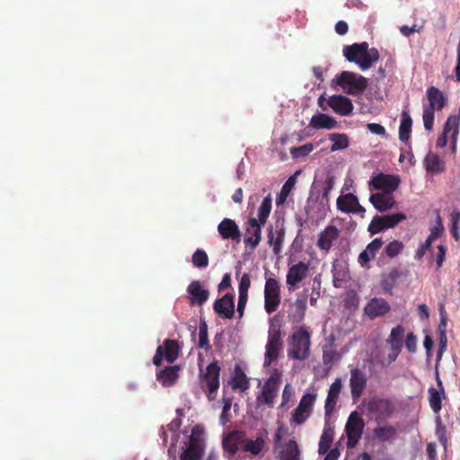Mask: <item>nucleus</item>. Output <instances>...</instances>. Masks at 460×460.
Returning <instances> with one entry per match:
<instances>
[{
  "mask_svg": "<svg viewBox=\"0 0 460 460\" xmlns=\"http://www.w3.org/2000/svg\"><path fill=\"white\" fill-rule=\"evenodd\" d=\"M342 53L348 61L357 64L363 71L372 67L380 58L378 50L376 48L369 49L366 41L346 45Z\"/></svg>",
  "mask_w": 460,
  "mask_h": 460,
  "instance_id": "nucleus-1",
  "label": "nucleus"
},
{
  "mask_svg": "<svg viewBox=\"0 0 460 460\" xmlns=\"http://www.w3.org/2000/svg\"><path fill=\"white\" fill-rule=\"evenodd\" d=\"M288 356L293 359L305 360L310 355L311 333L305 325L300 326L288 340Z\"/></svg>",
  "mask_w": 460,
  "mask_h": 460,
  "instance_id": "nucleus-2",
  "label": "nucleus"
},
{
  "mask_svg": "<svg viewBox=\"0 0 460 460\" xmlns=\"http://www.w3.org/2000/svg\"><path fill=\"white\" fill-rule=\"evenodd\" d=\"M221 367L217 360L209 363L203 370L199 367V387L209 402L216 400L220 386Z\"/></svg>",
  "mask_w": 460,
  "mask_h": 460,
  "instance_id": "nucleus-3",
  "label": "nucleus"
},
{
  "mask_svg": "<svg viewBox=\"0 0 460 460\" xmlns=\"http://www.w3.org/2000/svg\"><path fill=\"white\" fill-rule=\"evenodd\" d=\"M429 105L423 107L422 119L426 130L433 128L435 111H441L446 103L447 98L442 91L435 86H429L426 92Z\"/></svg>",
  "mask_w": 460,
  "mask_h": 460,
  "instance_id": "nucleus-4",
  "label": "nucleus"
},
{
  "mask_svg": "<svg viewBox=\"0 0 460 460\" xmlns=\"http://www.w3.org/2000/svg\"><path fill=\"white\" fill-rule=\"evenodd\" d=\"M336 84L349 95H358L368 86L366 77L350 71H343L337 75Z\"/></svg>",
  "mask_w": 460,
  "mask_h": 460,
  "instance_id": "nucleus-5",
  "label": "nucleus"
},
{
  "mask_svg": "<svg viewBox=\"0 0 460 460\" xmlns=\"http://www.w3.org/2000/svg\"><path fill=\"white\" fill-rule=\"evenodd\" d=\"M281 375L274 370L262 385L261 392L257 395L258 406L267 405L270 408L274 406L275 398L278 396Z\"/></svg>",
  "mask_w": 460,
  "mask_h": 460,
  "instance_id": "nucleus-6",
  "label": "nucleus"
},
{
  "mask_svg": "<svg viewBox=\"0 0 460 460\" xmlns=\"http://www.w3.org/2000/svg\"><path fill=\"white\" fill-rule=\"evenodd\" d=\"M367 409L375 417L377 424L385 422L395 411L394 405L390 399L378 397L370 399Z\"/></svg>",
  "mask_w": 460,
  "mask_h": 460,
  "instance_id": "nucleus-7",
  "label": "nucleus"
},
{
  "mask_svg": "<svg viewBox=\"0 0 460 460\" xmlns=\"http://www.w3.org/2000/svg\"><path fill=\"white\" fill-rule=\"evenodd\" d=\"M181 349L177 341L165 339L163 345H159L156 348L155 354L153 358L154 365L160 367L164 359L172 364L179 358Z\"/></svg>",
  "mask_w": 460,
  "mask_h": 460,
  "instance_id": "nucleus-8",
  "label": "nucleus"
},
{
  "mask_svg": "<svg viewBox=\"0 0 460 460\" xmlns=\"http://www.w3.org/2000/svg\"><path fill=\"white\" fill-rule=\"evenodd\" d=\"M365 421L358 411H352L345 425V432L348 438L347 447L353 448L362 437Z\"/></svg>",
  "mask_w": 460,
  "mask_h": 460,
  "instance_id": "nucleus-9",
  "label": "nucleus"
},
{
  "mask_svg": "<svg viewBox=\"0 0 460 460\" xmlns=\"http://www.w3.org/2000/svg\"><path fill=\"white\" fill-rule=\"evenodd\" d=\"M280 285L274 278L266 279L264 287V309L270 314L277 311L280 305Z\"/></svg>",
  "mask_w": 460,
  "mask_h": 460,
  "instance_id": "nucleus-10",
  "label": "nucleus"
},
{
  "mask_svg": "<svg viewBox=\"0 0 460 460\" xmlns=\"http://www.w3.org/2000/svg\"><path fill=\"white\" fill-rule=\"evenodd\" d=\"M406 218V215L402 212L385 216H375L368 225L367 231L371 234H376L385 229L394 228Z\"/></svg>",
  "mask_w": 460,
  "mask_h": 460,
  "instance_id": "nucleus-11",
  "label": "nucleus"
},
{
  "mask_svg": "<svg viewBox=\"0 0 460 460\" xmlns=\"http://www.w3.org/2000/svg\"><path fill=\"white\" fill-rule=\"evenodd\" d=\"M203 454L204 440L198 432V428H194L190 436L187 447L180 456V460H199Z\"/></svg>",
  "mask_w": 460,
  "mask_h": 460,
  "instance_id": "nucleus-12",
  "label": "nucleus"
},
{
  "mask_svg": "<svg viewBox=\"0 0 460 460\" xmlns=\"http://www.w3.org/2000/svg\"><path fill=\"white\" fill-rule=\"evenodd\" d=\"M405 336V328L398 324L391 330L390 335L386 339V344L390 346V352L387 356L388 364L394 362L400 355Z\"/></svg>",
  "mask_w": 460,
  "mask_h": 460,
  "instance_id": "nucleus-13",
  "label": "nucleus"
},
{
  "mask_svg": "<svg viewBox=\"0 0 460 460\" xmlns=\"http://www.w3.org/2000/svg\"><path fill=\"white\" fill-rule=\"evenodd\" d=\"M401 182L399 176L380 172L373 176L369 181V188L383 190L385 193H393L397 190Z\"/></svg>",
  "mask_w": 460,
  "mask_h": 460,
  "instance_id": "nucleus-14",
  "label": "nucleus"
},
{
  "mask_svg": "<svg viewBox=\"0 0 460 460\" xmlns=\"http://www.w3.org/2000/svg\"><path fill=\"white\" fill-rule=\"evenodd\" d=\"M316 399V394H305L302 396L297 407L292 415V421L301 425L306 421L311 415L313 406Z\"/></svg>",
  "mask_w": 460,
  "mask_h": 460,
  "instance_id": "nucleus-15",
  "label": "nucleus"
},
{
  "mask_svg": "<svg viewBox=\"0 0 460 460\" xmlns=\"http://www.w3.org/2000/svg\"><path fill=\"white\" fill-rule=\"evenodd\" d=\"M367 384V375L359 368L350 370L349 387L353 402H358L362 396Z\"/></svg>",
  "mask_w": 460,
  "mask_h": 460,
  "instance_id": "nucleus-16",
  "label": "nucleus"
},
{
  "mask_svg": "<svg viewBox=\"0 0 460 460\" xmlns=\"http://www.w3.org/2000/svg\"><path fill=\"white\" fill-rule=\"evenodd\" d=\"M309 265L303 261H299L298 263L292 265L289 267L286 282L288 287V290L292 291L297 288L298 283L303 281L308 274Z\"/></svg>",
  "mask_w": 460,
  "mask_h": 460,
  "instance_id": "nucleus-17",
  "label": "nucleus"
},
{
  "mask_svg": "<svg viewBox=\"0 0 460 460\" xmlns=\"http://www.w3.org/2000/svg\"><path fill=\"white\" fill-rule=\"evenodd\" d=\"M257 218L250 217L247 221L245 236L243 242L252 251H253L261 241V226Z\"/></svg>",
  "mask_w": 460,
  "mask_h": 460,
  "instance_id": "nucleus-18",
  "label": "nucleus"
},
{
  "mask_svg": "<svg viewBox=\"0 0 460 460\" xmlns=\"http://www.w3.org/2000/svg\"><path fill=\"white\" fill-rule=\"evenodd\" d=\"M244 432L234 430L228 433L222 441L223 449L228 454L227 457L231 459L239 449L243 450Z\"/></svg>",
  "mask_w": 460,
  "mask_h": 460,
  "instance_id": "nucleus-19",
  "label": "nucleus"
},
{
  "mask_svg": "<svg viewBox=\"0 0 460 460\" xmlns=\"http://www.w3.org/2000/svg\"><path fill=\"white\" fill-rule=\"evenodd\" d=\"M337 208L344 213H365L366 209L359 204L358 198L352 194H343L337 199Z\"/></svg>",
  "mask_w": 460,
  "mask_h": 460,
  "instance_id": "nucleus-20",
  "label": "nucleus"
},
{
  "mask_svg": "<svg viewBox=\"0 0 460 460\" xmlns=\"http://www.w3.org/2000/svg\"><path fill=\"white\" fill-rule=\"evenodd\" d=\"M326 102L335 113L341 116L349 115L354 108L350 99L340 94L332 95Z\"/></svg>",
  "mask_w": 460,
  "mask_h": 460,
  "instance_id": "nucleus-21",
  "label": "nucleus"
},
{
  "mask_svg": "<svg viewBox=\"0 0 460 460\" xmlns=\"http://www.w3.org/2000/svg\"><path fill=\"white\" fill-rule=\"evenodd\" d=\"M274 451L279 460H301V450L294 438L284 443L282 447H276Z\"/></svg>",
  "mask_w": 460,
  "mask_h": 460,
  "instance_id": "nucleus-22",
  "label": "nucleus"
},
{
  "mask_svg": "<svg viewBox=\"0 0 460 460\" xmlns=\"http://www.w3.org/2000/svg\"><path fill=\"white\" fill-rule=\"evenodd\" d=\"M390 309L391 306L385 299L374 297L366 305L364 312L370 319H375L385 315Z\"/></svg>",
  "mask_w": 460,
  "mask_h": 460,
  "instance_id": "nucleus-23",
  "label": "nucleus"
},
{
  "mask_svg": "<svg viewBox=\"0 0 460 460\" xmlns=\"http://www.w3.org/2000/svg\"><path fill=\"white\" fill-rule=\"evenodd\" d=\"M217 231L224 240L232 239L236 243H240L241 241V232L239 226L233 219H223L217 226Z\"/></svg>",
  "mask_w": 460,
  "mask_h": 460,
  "instance_id": "nucleus-24",
  "label": "nucleus"
},
{
  "mask_svg": "<svg viewBox=\"0 0 460 460\" xmlns=\"http://www.w3.org/2000/svg\"><path fill=\"white\" fill-rule=\"evenodd\" d=\"M423 165L428 174H441L446 172V161L434 152H429L424 160Z\"/></svg>",
  "mask_w": 460,
  "mask_h": 460,
  "instance_id": "nucleus-25",
  "label": "nucleus"
},
{
  "mask_svg": "<svg viewBox=\"0 0 460 460\" xmlns=\"http://www.w3.org/2000/svg\"><path fill=\"white\" fill-rule=\"evenodd\" d=\"M342 388V380L341 377L335 379L331 385L327 398L325 400L324 413L325 417H330L335 410L341 391Z\"/></svg>",
  "mask_w": 460,
  "mask_h": 460,
  "instance_id": "nucleus-26",
  "label": "nucleus"
},
{
  "mask_svg": "<svg viewBox=\"0 0 460 460\" xmlns=\"http://www.w3.org/2000/svg\"><path fill=\"white\" fill-rule=\"evenodd\" d=\"M190 303L192 305H202L209 297V291L201 287L199 280H194L187 288Z\"/></svg>",
  "mask_w": 460,
  "mask_h": 460,
  "instance_id": "nucleus-27",
  "label": "nucleus"
},
{
  "mask_svg": "<svg viewBox=\"0 0 460 460\" xmlns=\"http://www.w3.org/2000/svg\"><path fill=\"white\" fill-rule=\"evenodd\" d=\"M214 310L218 315L231 319L234 314V296L227 293L220 299H217L214 303Z\"/></svg>",
  "mask_w": 460,
  "mask_h": 460,
  "instance_id": "nucleus-28",
  "label": "nucleus"
},
{
  "mask_svg": "<svg viewBox=\"0 0 460 460\" xmlns=\"http://www.w3.org/2000/svg\"><path fill=\"white\" fill-rule=\"evenodd\" d=\"M369 201L379 212H385L393 208L396 202L393 193L376 192L371 194Z\"/></svg>",
  "mask_w": 460,
  "mask_h": 460,
  "instance_id": "nucleus-29",
  "label": "nucleus"
},
{
  "mask_svg": "<svg viewBox=\"0 0 460 460\" xmlns=\"http://www.w3.org/2000/svg\"><path fill=\"white\" fill-rule=\"evenodd\" d=\"M340 235V230L334 226H328L323 231L319 234L317 240V246L325 252H328L333 241L337 240Z\"/></svg>",
  "mask_w": 460,
  "mask_h": 460,
  "instance_id": "nucleus-30",
  "label": "nucleus"
},
{
  "mask_svg": "<svg viewBox=\"0 0 460 460\" xmlns=\"http://www.w3.org/2000/svg\"><path fill=\"white\" fill-rule=\"evenodd\" d=\"M180 366H171L160 370L156 374V378L164 387L174 385L179 379Z\"/></svg>",
  "mask_w": 460,
  "mask_h": 460,
  "instance_id": "nucleus-31",
  "label": "nucleus"
},
{
  "mask_svg": "<svg viewBox=\"0 0 460 460\" xmlns=\"http://www.w3.org/2000/svg\"><path fill=\"white\" fill-rule=\"evenodd\" d=\"M268 244L273 248L274 254L278 255L282 249V244L285 238L284 227L276 226L274 229L272 226L268 228Z\"/></svg>",
  "mask_w": 460,
  "mask_h": 460,
  "instance_id": "nucleus-32",
  "label": "nucleus"
},
{
  "mask_svg": "<svg viewBox=\"0 0 460 460\" xmlns=\"http://www.w3.org/2000/svg\"><path fill=\"white\" fill-rule=\"evenodd\" d=\"M438 385L439 386V390H437L434 387H429L428 390L429 406L436 414H438L442 409V398H446L445 389L438 377Z\"/></svg>",
  "mask_w": 460,
  "mask_h": 460,
  "instance_id": "nucleus-33",
  "label": "nucleus"
},
{
  "mask_svg": "<svg viewBox=\"0 0 460 460\" xmlns=\"http://www.w3.org/2000/svg\"><path fill=\"white\" fill-rule=\"evenodd\" d=\"M307 296H297L295 303L292 305L291 311L289 313V318L293 323H300L304 320L305 310L307 307Z\"/></svg>",
  "mask_w": 460,
  "mask_h": 460,
  "instance_id": "nucleus-34",
  "label": "nucleus"
},
{
  "mask_svg": "<svg viewBox=\"0 0 460 460\" xmlns=\"http://www.w3.org/2000/svg\"><path fill=\"white\" fill-rule=\"evenodd\" d=\"M229 384L233 390L239 389L242 392L248 390L250 387L249 378L239 366H235L234 376Z\"/></svg>",
  "mask_w": 460,
  "mask_h": 460,
  "instance_id": "nucleus-35",
  "label": "nucleus"
},
{
  "mask_svg": "<svg viewBox=\"0 0 460 460\" xmlns=\"http://www.w3.org/2000/svg\"><path fill=\"white\" fill-rule=\"evenodd\" d=\"M337 121L333 118L327 114L319 113L312 117L309 127L316 129H332L337 127Z\"/></svg>",
  "mask_w": 460,
  "mask_h": 460,
  "instance_id": "nucleus-36",
  "label": "nucleus"
},
{
  "mask_svg": "<svg viewBox=\"0 0 460 460\" xmlns=\"http://www.w3.org/2000/svg\"><path fill=\"white\" fill-rule=\"evenodd\" d=\"M412 119L407 111H402L399 128V139L407 143L411 137Z\"/></svg>",
  "mask_w": 460,
  "mask_h": 460,
  "instance_id": "nucleus-37",
  "label": "nucleus"
},
{
  "mask_svg": "<svg viewBox=\"0 0 460 460\" xmlns=\"http://www.w3.org/2000/svg\"><path fill=\"white\" fill-rule=\"evenodd\" d=\"M265 445V440L262 437H258L255 440L248 439L244 434L243 451L250 453L253 456H258L262 451Z\"/></svg>",
  "mask_w": 460,
  "mask_h": 460,
  "instance_id": "nucleus-38",
  "label": "nucleus"
},
{
  "mask_svg": "<svg viewBox=\"0 0 460 460\" xmlns=\"http://www.w3.org/2000/svg\"><path fill=\"white\" fill-rule=\"evenodd\" d=\"M334 431L330 425H325L319 441L318 453L320 455L326 454L332 446Z\"/></svg>",
  "mask_w": 460,
  "mask_h": 460,
  "instance_id": "nucleus-39",
  "label": "nucleus"
},
{
  "mask_svg": "<svg viewBox=\"0 0 460 460\" xmlns=\"http://www.w3.org/2000/svg\"><path fill=\"white\" fill-rule=\"evenodd\" d=\"M281 327L282 325L278 316L271 318L268 332V341L283 344L281 338Z\"/></svg>",
  "mask_w": 460,
  "mask_h": 460,
  "instance_id": "nucleus-40",
  "label": "nucleus"
},
{
  "mask_svg": "<svg viewBox=\"0 0 460 460\" xmlns=\"http://www.w3.org/2000/svg\"><path fill=\"white\" fill-rule=\"evenodd\" d=\"M282 345L281 343H276L271 341H267L264 366H270L271 363L279 358Z\"/></svg>",
  "mask_w": 460,
  "mask_h": 460,
  "instance_id": "nucleus-41",
  "label": "nucleus"
},
{
  "mask_svg": "<svg viewBox=\"0 0 460 460\" xmlns=\"http://www.w3.org/2000/svg\"><path fill=\"white\" fill-rule=\"evenodd\" d=\"M396 429L391 425L377 427L374 429L375 436L382 442L394 439L396 436Z\"/></svg>",
  "mask_w": 460,
  "mask_h": 460,
  "instance_id": "nucleus-42",
  "label": "nucleus"
},
{
  "mask_svg": "<svg viewBox=\"0 0 460 460\" xmlns=\"http://www.w3.org/2000/svg\"><path fill=\"white\" fill-rule=\"evenodd\" d=\"M460 118L456 115H451L447 118L443 132L445 135H448L449 137H455L459 133Z\"/></svg>",
  "mask_w": 460,
  "mask_h": 460,
  "instance_id": "nucleus-43",
  "label": "nucleus"
},
{
  "mask_svg": "<svg viewBox=\"0 0 460 460\" xmlns=\"http://www.w3.org/2000/svg\"><path fill=\"white\" fill-rule=\"evenodd\" d=\"M329 139L332 142L331 151L342 150L349 146V137L346 134L332 133L329 135Z\"/></svg>",
  "mask_w": 460,
  "mask_h": 460,
  "instance_id": "nucleus-44",
  "label": "nucleus"
},
{
  "mask_svg": "<svg viewBox=\"0 0 460 460\" xmlns=\"http://www.w3.org/2000/svg\"><path fill=\"white\" fill-rule=\"evenodd\" d=\"M323 350V363L328 368L332 367V364L335 361L341 359V356L336 349V348H326L324 346L322 347Z\"/></svg>",
  "mask_w": 460,
  "mask_h": 460,
  "instance_id": "nucleus-45",
  "label": "nucleus"
},
{
  "mask_svg": "<svg viewBox=\"0 0 460 460\" xmlns=\"http://www.w3.org/2000/svg\"><path fill=\"white\" fill-rule=\"evenodd\" d=\"M272 199L270 195L265 197L258 208V222L264 225L271 211Z\"/></svg>",
  "mask_w": 460,
  "mask_h": 460,
  "instance_id": "nucleus-46",
  "label": "nucleus"
},
{
  "mask_svg": "<svg viewBox=\"0 0 460 460\" xmlns=\"http://www.w3.org/2000/svg\"><path fill=\"white\" fill-rule=\"evenodd\" d=\"M401 274L397 270H392L387 277L382 280V288L385 293L392 294L394 283Z\"/></svg>",
  "mask_w": 460,
  "mask_h": 460,
  "instance_id": "nucleus-47",
  "label": "nucleus"
},
{
  "mask_svg": "<svg viewBox=\"0 0 460 460\" xmlns=\"http://www.w3.org/2000/svg\"><path fill=\"white\" fill-rule=\"evenodd\" d=\"M191 261L197 268H206L208 265V256L205 251L198 249L193 253Z\"/></svg>",
  "mask_w": 460,
  "mask_h": 460,
  "instance_id": "nucleus-48",
  "label": "nucleus"
},
{
  "mask_svg": "<svg viewBox=\"0 0 460 460\" xmlns=\"http://www.w3.org/2000/svg\"><path fill=\"white\" fill-rule=\"evenodd\" d=\"M296 183V175L290 176L288 181L284 183L281 188L280 194L278 197L277 203L282 204L285 202L287 197L288 196L291 189Z\"/></svg>",
  "mask_w": 460,
  "mask_h": 460,
  "instance_id": "nucleus-49",
  "label": "nucleus"
},
{
  "mask_svg": "<svg viewBox=\"0 0 460 460\" xmlns=\"http://www.w3.org/2000/svg\"><path fill=\"white\" fill-rule=\"evenodd\" d=\"M198 347L200 349H210L208 335V325L205 322L201 323L199 327V344Z\"/></svg>",
  "mask_w": 460,
  "mask_h": 460,
  "instance_id": "nucleus-50",
  "label": "nucleus"
},
{
  "mask_svg": "<svg viewBox=\"0 0 460 460\" xmlns=\"http://www.w3.org/2000/svg\"><path fill=\"white\" fill-rule=\"evenodd\" d=\"M403 243L398 240L390 242L385 248V252L389 258H394L402 252Z\"/></svg>",
  "mask_w": 460,
  "mask_h": 460,
  "instance_id": "nucleus-51",
  "label": "nucleus"
},
{
  "mask_svg": "<svg viewBox=\"0 0 460 460\" xmlns=\"http://www.w3.org/2000/svg\"><path fill=\"white\" fill-rule=\"evenodd\" d=\"M314 150V146L311 143H307L305 145L292 147L290 149V154L294 158H298L302 156L308 155Z\"/></svg>",
  "mask_w": 460,
  "mask_h": 460,
  "instance_id": "nucleus-52",
  "label": "nucleus"
},
{
  "mask_svg": "<svg viewBox=\"0 0 460 460\" xmlns=\"http://www.w3.org/2000/svg\"><path fill=\"white\" fill-rule=\"evenodd\" d=\"M288 428L283 423L279 424L273 436L274 449H276L278 447L283 446L284 443H282V438L285 435L288 434Z\"/></svg>",
  "mask_w": 460,
  "mask_h": 460,
  "instance_id": "nucleus-53",
  "label": "nucleus"
},
{
  "mask_svg": "<svg viewBox=\"0 0 460 460\" xmlns=\"http://www.w3.org/2000/svg\"><path fill=\"white\" fill-rule=\"evenodd\" d=\"M223 409L220 415V420L223 425H226L228 421H230L231 415L229 413L232 407V399L231 398H224L223 399Z\"/></svg>",
  "mask_w": 460,
  "mask_h": 460,
  "instance_id": "nucleus-54",
  "label": "nucleus"
},
{
  "mask_svg": "<svg viewBox=\"0 0 460 460\" xmlns=\"http://www.w3.org/2000/svg\"><path fill=\"white\" fill-rule=\"evenodd\" d=\"M383 244V239L381 237H378L374 239L371 243H369L365 250L374 259L376 255V252L381 249Z\"/></svg>",
  "mask_w": 460,
  "mask_h": 460,
  "instance_id": "nucleus-55",
  "label": "nucleus"
},
{
  "mask_svg": "<svg viewBox=\"0 0 460 460\" xmlns=\"http://www.w3.org/2000/svg\"><path fill=\"white\" fill-rule=\"evenodd\" d=\"M335 178L333 175L328 174L325 181H324V188L323 192V199H325L327 202L330 199V192L334 187Z\"/></svg>",
  "mask_w": 460,
  "mask_h": 460,
  "instance_id": "nucleus-56",
  "label": "nucleus"
},
{
  "mask_svg": "<svg viewBox=\"0 0 460 460\" xmlns=\"http://www.w3.org/2000/svg\"><path fill=\"white\" fill-rule=\"evenodd\" d=\"M251 287V278L248 273H243L239 281V294L248 295Z\"/></svg>",
  "mask_w": 460,
  "mask_h": 460,
  "instance_id": "nucleus-57",
  "label": "nucleus"
},
{
  "mask_svg": "<svg viewBox=\"0 0 460 460\" xmlns=\"http://www.w3.org/2000/svg\"><path fill=\"white\" fill-rule=\"evenodd\" d=\"M433 240H434V235L433 234L429 235V237L426 239L425 243H422L421 246L418 248V250L416 251V254H415V258L417 260L422 259V257L424 256L426 252L430 248Z\"/></svg>",
  "mask_w": 460,
  "mask_h": 460,
  "instance_id": "nucleus-58",
  "label": "nucleus"
},
{
  "mask_svg": "<svg viewBox=\"0 0 460 460\" xmlns=\"http://www.w3.org/2000/svg\"><path fill=\"white\" fill-rule=\"evenodd\" d=\"M417 337L413 332H409L405 337V347L410 353L417 350Z\"/></svg>",
  "mask_w": 460,
  "mask_h": 460,
  "instance_id": "nucleus-59",
  "label": "nucleus"
},
{
  "mask_svg": "<svg viewBox=\"0 0 460 460\" xmlns=\"http://www.w3.org/2000/svg\"><path fill=\"white\" fill-rule=\"evenodd\" d=\"M367 128L371 133L376 135L385 136L386 134L385 128L377 123H368Z\"/></svg>",
  "mask_w": 460,
  "mask_h": 460,
  "instance_id": "nucleus-60",
  "label": "nucleus"
},
{
  "mask_svg": "<svg viewBox=\"0 0 460 460\" xmlns=\"http://www.w3.org/2000/svg\"><path fill=\"white\" fill-rule=\"evenodd\" d=\"M247 301H248V295L239 294L238 304H237V312L239 314L240 318L243 314V311L246 306Z\"/></svg>",
  "mask_w": 460,
  "mask_h": 460,
  "instance_id": "nucleus-61",
  "label": "nucleus"
},
{
  "mask_svg": "<svg viewBox=\"0 0 460 460\" xmlns=\"http://www.w3.org/2000/svg\"><path fill=\"white\" fill-rule=\"evenodd\" d=\"M358 296L354 291H350L348 293V296L345 299V305L346 306H358Z\"/></svg>",
  "mask_w": 460,
  "mask_h": 460,
  "instance_id": "nucleus-62",
  "label": "nucleus"
},
{
  "mask_svg": "<svg viewBox=\"0 0 460 460\" xmlns=\"http://www.w3.org/2000/svg\"><path fill=\"white\" fill-rule=\"evenodd\" d=\"M291 396H292V388L289 384H287L285 385L283 393H282V402H281L280 407H283L284 405H286L289 402Z\"/></svg>",
  "mask_w": 460,
  "mask_h": 460,
  "instance_id": "nucleus-63",
  "label": "nucleus"
},
{
  "mask_svg": "<svg viewBox=\"0 0 460 460\" xmlns=\"http://www.w3.org/2000/svg\"><path fill=\"white\" fill-rule=\"evenodd\" d=\"M456 80L460 82V42L457 44L456 66L455 67Z\"/></svg>",
  "mask_w": 460,
  "mask_h": 460,
  "instance_id": "nucleus-64",
  "label": "nucleus"
}]
</instances>
